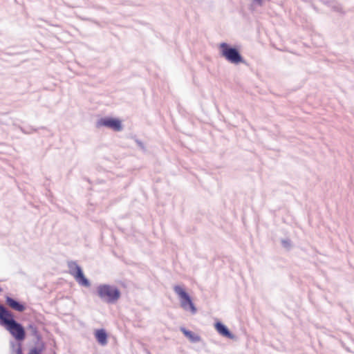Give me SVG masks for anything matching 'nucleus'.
I'll use <instances>...</instances> for the list:
<instances>
[{"label":"nucleus","instance_id":"obj_2","mask_svg":"<svg viewBox=\"0 0 354 354\" xmlns=\"http://www.w3.org/2000/svg\"><path fill=\"white\" fill-rule=\"evenodd\" d=\"M96 295L107 304H115L121 297L119 288L115 285L101 283L96 288Z\"/></svg>","mask_w":354,"mask_h":354},{"label":"nucleus","instance_id":"obj_6","mask_svg":"<svg viewBox=\"0 0 354 354\" xmlns=\"http://www.w3.org/2000/svg\"><path fill=\"white\" fill-rule=\"evenodd\" d=\"M95 127H106L114 131L118 132L123 129V124L122 120L118 118L104 116L97 120Z\"/></svg>","mask_w":354,"mask_h":354},{"label":"nucleus","instance_id":"obj_7","mask_svg":"<svg viewBox=\"0 0 354 354\" xmlns=\"http://www.w3.org/2000/svg\"><path fill=\"white\" fill-rule=\"evenodd\" d=\"M5 302L10 308L20 313L26 309V304L24 302L9 295L5 297Z\"/></svg>","mask_w":354,"mask_h":354},{"label":"nucleus","instance_id":"obj_5","mask_svg":"<svg viewBox=\"0 0 354 354\" xmlns=\"http://www.w3.org/2000/svg\"><path fill=\"white\" fill-rule=\"evenodd\" d=\"M70 274L81 286L88 288L91 286L90 280L85 276L82 267L75 261L68 263Z\"/></svg>","mask_w":354,"mask_h":354},{"label":"nucleus","instance_id":"obj_11","mask_svg":"<svg viewBox=\"0 0 354 354\" xmlns=\"http://www.w3.org/2000/svg\"><path fill=\"white\" fill-rule=\"evenodd\" d=\"M27 328L30 331L31 335L34 336L37 339V342L41 340L42 336L39 333L37 326L34 324H29Z\"/></svg>","mask_w":354,"mask_h":354},{"label":"nucleus","instance_id":"obj_15","mask_svg":"<svg viewBox=\"0 0 354 354\" xmlns=\"http://www.w3.org/2000/svg\"><path fill=\"white\" fill-rule=\"evenodd\" d=\"M281 243L282 247L286 249L287 250H290L292 248V241L288 238L281 239Z\"/></svg>","mask_w":354,"mask_h":354},{"label":"nucleus","instance_id":"obj_8","mask_svg":"<svg viewBox=\"0 0 354 354\" xmlns=\"http://www.w3.org/2000/svg\"><path fill=\"white\" fill-rule=\"evenodd\" d=\"M214 327L218 333L221 336L232 340L236 339V335L221 321L218 320L215 322Z\"/></svg>","mask_w":354,"mask_h":354},{"label":"nucleus","instance_id":"obj_12","mask_svg":"<svg viewBox=\"0 0 354 354\" xmlns=\"http://www.w3.org/2000/svg\"><path fill=\"white\" fill-rule=\"evenodd\" d=\"M22 344L21 342H10L12 351L11 354H23Z\"/></svg>","mask_w":354,"mask_h":354},{"label":"nucleus","instance_id":"obj_1","mask_svg":"<svg viewBox=\"0 0 354 354\" xmlns=\"http://www.w3.org/2000/svg\"><path fill=\"white\" fill-rule=\"evenodd\" d=\"M1 326H3L16 340V342L23 343L26 339V330L24 326L15 319L12 313L7 310Z\"/></svg>","mask_w":354,"mask_h":354},{"label":"nucleus","instance_id":"obj_13","mask_svg":"<svg viewBox=\"0 0 354 354\" xmlns=\"http://www.w3.org/2000/svg\"><path fill=\"white\" fill-rule=\"evenodd\" d=\"M44 344L41 346H34L29 349L28 354H42Z\"/></svg>","mask_w":354,"mask_h":354},{"label":"nucleus","instance_id":"obj_20","mask_svg":"<svg viewBox=\"0 0 354 354\" xmlns=\"http://www.w3.org/2000/svg\"><path fill=\"white\" fill-rule=\"evenodd\" d=\"M149 354H151V353H149Z\"/></svg>","mask_w":354,"mask_h":354},{"label":"nucleus","instance_id":"obj_17","mask_svg":"<svg viewBox=\"0 0 354 354\" xmlns=\"http://www.w3.org/2000/svg\"><path fill=\"white\" fill-rule=\"evenodd\" d=\"M85 19L86 21H88H88H91V19ZM91 21H93V22H94V23H95V24H97V21H93V20H91Z\"/></svg>","mask_w":354,"mask_h":354},{"label":"nucleus","instance_id":"obj_14","mask_svg":"<svg viewBox=\"0 0 354 354\" xmlns=\"http://www.w3.org/2000/svg\"><path fill=\"white\" fill-rule=\"evenodd\" d=\"M19 129L24 134H30L33 132H37V129H38L37 128H34L32 126H28L27 127H23L19 126Z\"/></svg>","mask_w":354,"mask_h":354},{"label":"nucleus","instance_id":"obj_18","mask_svg":"<svg viewBox=\"0 0 354 354\" xmlns=\"http://www.w3.org/2000/svg\"><path fill=\"white\" fill-rule=\"evenodd\" d=\"M345 349H346L347 351H348V352H350V351H351L349 350V348H345Z\"/></svg>","mask_w":354,"mask_h":354},{"label":"nucleus","instance_id":"obj_16","mask_svg":"<svg viewBox=\"0 0 354 354\" xmlns=\"http://www.w3.org/2000/svg\"><path fill=\"white\" fill-rule=\"evenodd\" d=\"M135 142L138 145V146L142 149L143 151H146V147L144 145V143L139 139L135 138Z\"/></svg>","mask_w":354,"mask_h":354},{"label":"nucleus","instance_id":"obj_10","mask_svg":"<svg viewBox=\"0 0 354 354\" xmlns=\"http://www.w3.org/2000/svg\"><path fill=\"white\" fill-rule=\"evenodd\" d=\"M180 331L192 343H197L201 340L200 335L185 327H181Z\"/></svg>","mask_w":354,"mask_h":354},{"label":"nucleus","instance_id":"obj_19","mask_svg":"<svg viewBox=\"0 0 354 354\" xmlns=\"http://www.w3.org/2000/svg\"><path fill=\"white\" fill-rule=\"evenodd\" d=\"M3 291V288L0 286V292Z\"/></svg>","mask_w":354,"mask_h":354},{"label":"nucleus","instance_id":"obj_9","mask_svg":"<svg viewBox=\"0 0 354 354\" xmlns=\"http://www.w3.org/2000/svg\"><path fill=\"white\" fill-rule=\"evenodd\" d=\"M93 334L97 342L100 345L104 346L107 344L109 335L105 328H101L95 329Z\"/></svg>","mask_w":354,"mask_h":354},{"label":"nucleus","instance_id":"obj_3","mask_svg":"<svg viewBox=\"0 0 354 354\" xmlns=\"http://www.w3.org/2000/svg\"><path fill=\"white\" fill-rule=\"evenodd\" d=\"M220 55L229 63L238 65L245 64V60L241 55L240 48L237 46H232L227 42H221L218 46Z\"/></svg>","mask_w":354,"mask_h":354},{"label":"nucleus","instance_id":"obj_4","mask_svg":"<svg viewBox=\"0 0 354 354\" xmlns=\"http://www.w3.org/2000/svg\"><path fill=\"white\" fill-rule=\"evenodd\" d=\"M174 291L178 295L180 300V307L185 311L195 315L197 313V308L194 304L191 295L187 292L185 288L181 285H175Z\"/></svg>","mask_w":354,"mask_h":354}]
</instances>
